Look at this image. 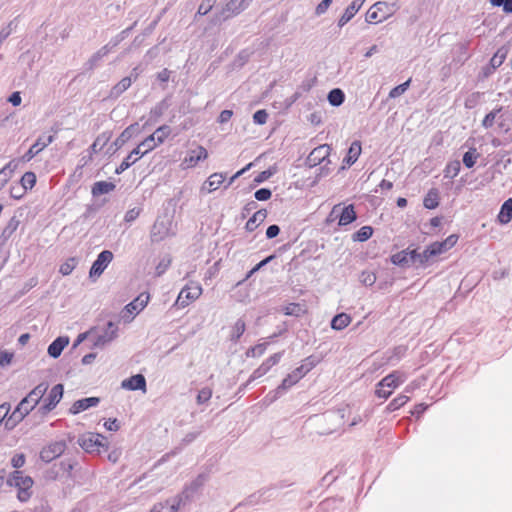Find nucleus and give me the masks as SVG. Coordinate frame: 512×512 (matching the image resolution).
Here are the masks:
<instances>
[{
  "label": "nucleus",
  "instance_id": "nucleus-39",
  "mask_svg": "<svg viewBox=\"0 0 512 512\" xmlns=\"http://www.w3.org/2000/svg\"><path fill=\"white\" fill-rule=\"evenodd\" d=\"M478 157H479V154L477 153L476 148H471L469 151L464 153L463 164L467 168H472L476 164Z\"/></svg>",
  "mask_w": 512,
  "mask_h": 512
},
{
  "label": "nucleus",
  "instance_id": "nucleus-5",
  "mask_svg": "<svg viewBox=\"0 0 512 512\" xmlns=\"http://www.w3.org/2000/svg\"><path fill=\"white\" fill-rule=\"evenodd\" d=\"M79 445L88 453H100L101 449L107 447V439L99 433H86L79 439Z\"/></svg>",
  "mask_w": 512,
  "mask_h": 512
},
{
  "label": "nucleus",
  "instance_id": "nucleus-54",
  "mask_svg": "<svg viewBox=\"0 0 512 512\" xmlns=\"http://www.w3.org/2000/svg\"><path fill=\"white\" fill-rule=\"evenodd\" d=\"M274 258V255H270L266 257L264 260L260 261L256 266H254L249 273L247 274L245 279L250 278L255 272H257L259 269H261L263 266L268 264L272 259Z\"/></svg>",
  "mask_w": 512,
  "mask_h": 512
},
{
  "label": "nucleus",
  "instance_id": "nucleus-40",
  "mask_svg": "<svg viewBox=\"0 0 512 512\" xmlns=\"http://www.w3.org/2000/svg\"><path fill=\"white\" fill-rule=\"evenodd\" d=\"M410 398L406 395L400 394L396 398H394L387 406L389 411H395L404 406Z\"/></svg>",
  "mask_w": 512,
  "mask_h": 512
},
{
  "label": "nucleus",
  "instance_id": "nucleus-53",
  "mask_svg": "<svg viewBox=\"0 0 512 512\" xmlns=\"http://www.w3.org/2000/svg\"><path fill=\"white\" fill-rule=\"evenodd\" d=\"M499 112V110H494V111H491L490 113H488L483 121H482V125L485 127V128H490L493 126L494 124V121H495V118H496V115L497 113Z\"/></svg>",
  "mask_w": 512,
  "mask_h": 512
},
{
  "label": "nucleus",
  "instance_id": "nucleus-61",
  "mask_svg": "<svg viewBox=\"0 0 512 512\" xmlns=\"http://www.w3.org/2000/svg\"><path fill=\"white\" fill-rule=\"evenodd\" d=\"M232 116L233 112L231 110H223L219 115L218 121L220 123L228 122Z\"/></svg>",
  "mask_w": 512,
  "mask_h": 512
},
{
  "label": "nucleus",
  "instance_id": "nucleus-41",
  "mask_svg": "<svg viewBox=\"0 0 512 512\" xmlns=\"http://www.w3.org/2000/svg\"><path fill=\"white\" fill-rule=\"evenodd\" d=\"M391 261L395 265L404 266L409 263L408 250H402L391 256Z\"/></svg>",
  "mask_w": 512,
  "mask_h": 512
},
{
  "label": "nucleus",
  "instance_id": "nucleus-2",
  "mask_svg": "<svg viewBox=\"0 0 512 512\" xmlns=\"http://www.w3.org/2000/svg\"><path fill=\"white\" fill-rule=\"evenodd\" d=\"M10 486L18 489V499L22 502L27 501L32 495L33 479L24 475L22 471H14L8 480Z\"/></svg>",
  "mask_w": 512,
  "mask_h": 512
},
{
  "label": "nucleus",
  "instance_id": "nucleus-7",
  "mask_svg": "<svg viewBox=\"0 0 512 512\" xmlns=\"http://www.w3.org/2000/svg\"><path fill=\"white\" fill-rule=\"evenodd\" d=\"M202 287L197 282H190L179 293L176 305L181 308L187 307L190 303L198 299L202 294Z\"/></svg>",
  "mask_w": 512,
  "mask_h": 512
},
{
  "label": "nucleus",
  "instance_id": "nucleus-49",
  "mask_svg": "<svg viewBox=\"0 0 512 512\" xmlns=\"http://www.w3.org/2000/svg\"><path fill=\"white\" fill-rule=\"evenodd\" d=\"M212 397V390L210 388H203L199 391L197 395V403L203 404L208 402Z\"/></svg>",
  "mask_w": 512,
  "mask_h": 512
},
{
  "label": "nucleus",
  "instance_id": "nucleus-24",
  "mask_svg": "<svg viewBox=\"0 0 512 512\" xmlns=\"http://www.w3.org/2000/svg\"><path fill=\"white\" fill-rule=\"evenodd\" d=\"M115 184L109 181H98L92 186L91 193L93 196L108 194L115 189Z\"/></svg>",
  "mask_w": 512,
  "mask_h": 512
},
{
  "label": "nucleus",
  "instance_id": "nucleus-3",
  "mask_svg": "<svg viewBox=\"0 0 512 512\" xmlns=\"http://www.w3.org/2000/svg\"><path fill=\"white\" fill-rule=\"evenodd\" d=\"M317 364L314 357L310 356L303 360L302 364L293 370L286 378L283 379L278 389H288L295 385L300 379H302L310 370H312Z\"/></svg>",
  "mask_w": 512,
  "mask_h": 512
},
{
  "label": "nucleus",
  "instance_id": "nucleus-29",
  "mask_svg": "<svg viewBox=\"0 0 512 512\" xmlns=\"http://www.w3.org/2000/svg\"><path fill=\"white\" fill-rule=\"evenodd\" d=\"M442 253L440 252L438 246H436L435 242L431 243L426 247V249L420 255V264L425 265L429 262L433 257L439 256Z\"/></svg>",
  "mask_w": 512,
  "mask_h": 512
},
{
  "label": "nucleus",
  "instance_id": "nucleus-11",
  "mask_svg": "<svg viewBox=\"0 0 512 512\" xmlns=\"http://www.w3.org/2000/svg\"><path fill=\"white\" fill-rule=\"evenodd\" d=\"M36 405L31 404L30 401L25 397L23 398L20 403L17 405L15 410L11 413L9 419L6 422V425L9 424V422H13L12 424L15 425L16 423H19L22 421L34 408Z\"/></svg>",
  "mask_w": 512,
  "mask_h": 512
},
{
  "label": "nucleus",
  "instance_id": "nucleus-14",
  "mask_svg": "<svg viewBox=\"0 0 512 512\" xmlns=\"http://www.w3.org/2000/svg\"><path fill=\"white\" fill-rule=\"evenodd\" d=\"M121 386L127 390H141L146 392V380L142 374H136L123 380Z\"/></svg>",
  "mask_w": 512,
  "mask_h": 512
},
{
  "label": "nucleus",
  "instance_id": "nucleus-10",
  "mask_svg": "<svg viewBox=\"0 0 512 512\" xmlns=\"http://www.w3.org/2000/svg\"><path fill=\"white\" fill-rule=\"evenodd\" d=\"M113 260V253L109 250L102 251L93 262L89 275L91 278L99 277Z\"/></svg>",
  "mask_w": 512,
  "mask_h": 512
},
{
  "label": "nucleus",
  "instance_id": "nucleus-23",
  "mask_svg": "<svg viewBox=\"0 0 512 512\" xmlns=\"http://www.w3.org/2000/svg\"><path fill=\"white\" fill-rule=\"evenodd\" d=\"M500 224H508L512 220V198L507 199L501 206L497 215Z\"/></svg>",
  "mask_w": 512,
  "mask_h": 512
},
{
  "label": "nucleus",
  "instance_id": "nucleus-25",
  "mask_svg": "<svg viewBox=\"0 0 512 512\" xmlns=\"http://www.w3.org/2000/svg\"><path fill=\"white\" fill-rule=\"evenodd\" d=\"M283 311L285 315L300 317L308 312V308L304 303H289Z\"/></svg>",
  "mask_w": 512,
  "mask_h": 512
},
{
  "label": "nucleus",
  "instance_id": "nucleus-18",
  "mask_svg": "<svg viewBox=\"0 0 512 512\" xmlns=\"http://www.w3.org/2000/svg\"><path fill=\"white\" fill-rule=\"evenodd\" d=\"M281 356V353H275L271 355L253 372V377L259 378L265 375L273 366H275L280 361Z\"/></svg>",
  "mask_w": 512,
  "mask_h": 512
},
{
  "label": "nucleus",
  "instance_id": "nucleus-42",
  "mask_svg": "<svg viewBox=\"0 0 512 512\" xmlns=\"http://www.w3.org/2000/svg\"><path fill=\"white\" fill-rule=\"evenodd\" d=\"M170 133V127L167 125H162L156 129L153 135H155L156 141H158L159 144H162L168 138Z\"/></svg>",
  "mask_w": 512,
  "mask_h": 512
},
{
  "label": "nucleus",
  "instance_id": "nucleus-21",
  "mask_svg": "<svg viewBox=\"0 0 512 512\" xmlns=\"http://www.w3.org/2000/svg\"><path fill=\"white\" fill-rule=\"evenodd\" d=\"M267 214L268 213L265 209L256 211L253 216L246 222L245 229L248 232H253L260 224L265 221Z\"/></svg>",
  "mask_w": 512,
  "mask_h": 512
},
{
  "label": "nucleus",
  "instance_id": "nucleus-63",
  "mask_svg": "<svg viewBox=\"0 0 512 512\" xmlns=\"http://www.w3.org/2000/svg\"><path fill=\"white\" fill-rule=\"evenodd\" d=\"M9 102L13 106H19L21 104V96L19 92H13L9 97Z\"/></svg>",
  "mask_w": 512,
  "mask_h": 512
},
{
  "label": "nucleus",
  "instance_id": "nucleus-50",
  "mask_svg": "<svg viewBox=\"0 0 512 512\" xmlns=\"http://www.w3.org/2000/svg\"><path fill=\"white\" fill-rule=\"evenodd\" d=\"M268 114L266 110L261 109L254 113L253 120L256 124L263 125L267 122Z\"/></svg>",
  "mask_w": 512,
  "mask_h": 512
},
{
  "label": "nucleus",
  "instance_id": "nucleus-55",
  "mask_svg": "<svg viewBox=\"0 0 512 512\" xmlns=\"http://www.w3.org/2000/svg\"><path fill=\"white\" fill-rule=\"evenodd\" d=\"M245 322L242 319H239L236 321L234 327H233V333L236 336V338H240L243 333L245 332Z\"/></svg>",
  "mask_w": 512,
  "mask_h": 512
},
{
  "label": "nucleus",
  "instance_id": "nucleus-22",
  "mask_svg": "<svg viewBox=\"0 0 512 512\" xmlns=\"http://www.w3.org/2000/svg\"><path fill=\"white\" fill-rule=\"evenodd\" d=\"M47 389L48 384L42 382L38 384L34 389H32L30 393L26 396V398L30 401L31 404L37 406V404H39V402L43 399Z\"/></svg>",
  "mask_w": 512,
  "mask_h": 512
},
{
  "label": "nucleus",
  "instance_id": "nucleus-30",
  "mask_svg": "<svg viewBox=\"0 0 512 512\" xmlns=\"http://www.w3.org/2000/svg\"><path fill=\"white\" fill-rule=\"evenodd\" d=\"M351 323V317L346 313L337 314L331 321L334 330H342Z\"/></svg>",
  "mask_w": 512,
  "mask_h": 512
},
{
  "label": "nucleus",
  "instance_id": "nucleus-26",
  "mask_svg": "<svg viewBox=\"0 0 512 512\" xmlns=\"http://www.w3.org/2000/svg\"><path fill=\"white\" fill-rule=\"evenodd\" d=\"M423 205L427 209H435L439 205V191L431 188L424 197Z\"/></svg>",
  "mask_w": 512,
  "mask_h": 512
},
{
  "label": "nucleus",
  "instance_id": "nucleus-34",
  "mask_svg": "<svg viewBox=\"0 0 512 512\" xmlns=\"http://www.w3.org/2000/svg\"><path fill=\"white\" fill-rule=\"evenodd\" d=\"M225 176L222 173H213L209 176L208 180L206 181L208 185V191L212 192L218 189L221 184L224 182Z\"/></svg>",
  "mask_w": 512,
  "mask_h": 512
},
{
  "label": "nucleus",
  "instance_id": "nucleus-62",
  "mask_svg": "<svg viewBox=\"0 0 512 512\" xmlns=\"http://www.w3.org/2000/svg\"><path fill=\"white\" fill-rule=\"evenodd\" d=\"M362 281L363 283H365L366 285H372L374 284L375 280H376V276L373 274V273H363L362 274Z\"/></svg>",
  "mask_w": 512,
  "mask_h": 512
},
{
  "label": "nucleus",
  "instance_id": "nucleus-15",
  "mask_svg": "<svg viewBox=\"0 0 512 512\" xmlns=\"http://www.w3.org/2000/svg\"><path fill=\"white\" fill-rule=\"evenodd\" d=\"M100 402L98 397H88L75 401L70 407L71 414H78L90 407L97 406Z\"/></svg>",
  "mask_w": 512,
  "mask_h": 512
},
{
  "label": "nucleus",
  "instance_id": "nucleus-35",
  "mask_svg": "<svg viewBox=\"0 0 512 512\" xmlns=\"http://www.w3.org/2000/svg\"><path fill=\"white\" fill-rule=\"evenodd\" d=\"M345 99V95L341 89L335 88L328 94V101L332 106H340Z\"/></svg>",
  "mask_w": 512,
  "mask_h": 512
},
{
  "label": "nucleus",
  "instance_id": "nucleus-56",
  "mask_svg": "<svg viewBox=\"0 0 512 512\" xmlns=\"http://www.w3.org/2000/svg\"><path fill=\"white\" fill-rule=\"evenodd\" d=\"M506 57V54L505 53H502L501 50H498L494 55L493 57L491 58V65L493 67H498L502 64V62L504 61Z\"/></svg>",
  "mask_w": 512,
  "mask_h": 512
},
{
  "label": "nucleus",
  "instance_id": "nucleus-27",
  "mask_svg": "<svg viewBox=\"0 0 512 512\" xmlns=\"http://www.w3.org/2000/svg\"><path fill=\"white\" fill-rule=\"evenodd\" d=\"M68 344L67 338L59 337L54 340L48 347V353L50 356L57 358L62 353L65 346Z\"/></svg>",
  "mask_w": 512,
  "mask_h": 512
},
{
  "label": "nucleus",
  "instance_id": "nucleus-17",
  "mask_svg": "<svg viewBox=\"0 0 512 512\" xmlns=\"http://www.w3.org/2000/svg\"><path fill=\"white\" fill-rule=\"evenodd\" d=\"M365 1L366 0H353L351 4L345 9L343 15L340 17L338 25L342 27L348 21H350L360 10Z\"/></svg>",
  "mask_w": 512,
  "mask_h": 512
},
{
  "label": "nucleus",
  "instance_id": "nucleus-58",
  "mask_svg": "<svg viewBox=\"0 0 512 512\" xmlns=\"http://www.w3.org/2000/svg\"><path fill=\"white\" fill-rule=\"evenodd\" d=\"M12 466L15 467V468H20L24 465L25 463V456L24 454H16L12 460Z\"/></svg>",
  "mask_w": 512,
  "mask_h": 512
},
{
  "label": "nucleus",
  "instance_id": "nucleus-43",
  "mask_svg": "<svg viewBox=\"0 0 512 512\" xmlns=\"http://www.w3.org/2000/svg\"><path fill=\"white\" fill-rule=\"evenodd\" d=\"M76 267V259L74 257L67 259L59 268V272L63 276H67L72 273Z\"/></svg>",
  "mask_w": 512,
  "mask_h": 512
},
{
  "label": "nucleus",
  "instance_id": "nucleus-59",
  "mask_svg": "<svg viewBox=\"0 0 512 512\" xmlns=\"http://www.w3.org/2000/svg\"><path fill=\"white\" fill-rule=\"evenodd\" d=\"M280 232V228L277 225H270L266 230V236L269 239L276 237Z\"/></svg>",
  "mask_w": 512,
  "mask_h": 512
},
{
  "label": "nucleus",
  "instance_id": "nucleus-20",
  "mask_svg": "<svg viewBox=\"0 0 512 512\" xmlns=\"http://www.w3.org/2000/svg\"><path fill=\"white\" fill-rule=\"evenodd\" d=\"M362 151V146L360 141H354L350 145L347 155L343 160V163L347 166L353 165L359 158Z\"/></svg>",
  "mask_w": 512,
  "mask_h": 512
},
{
  "label": "nucleus",
  "instance_id": "nucleus-48",
  "mask_svg": "<svg viewBox=\"0 0 512 512\" xmlns=\"http://www.w3.org/2000/svg\"><path fill=\"white\" fill-rule=\"evenodd\" d=\"M410 79L407 80L406 82L394 87L390 92H389V97L390 98H397L399 97L400 95H402L409 87L410 85Z\"/></svg>",
  "mask_w": 512,
  "mask_h": 512
},
{
  "label": "nucleus",
  "instance_id": "nucleus-52",
  "mask_svg": "<svg viewBox=\"0 0 512 512\" xmlns=\"http://www.w3.org/2000/svg\"><path fill=\"white\" fill-rule=\"evenodd\" d=\"M213 3H214V0L203 1L198 7L197 14L206 15L207 13H209L213 7Z\"/></svg>",
  "mask_w": 512,
  "mask_h": 512
},
{
  "label": "nucleus",
  "instance_id": "nucleus-36",
  "mask_svg": "<svg viewBox=\"0 0 512 512\" xmlns=\"http://www.w3.org/2000/svg\"><path fill=\"white\" fill-rule=\"evenodd\" d=\"M372 235L373 228L371 226H363L353 234L352 238L354 241L364 242L367 241Z\"/></svg>",
  "mask_w": 512,
  "mask_h": 512
},
{
  "label": "nucleus",
  "instance_id": "nucleus-47",
  "mask_svg": "<svg viewBox=\"0 0 512 512\" xmlns=\"http://www.w3.org/2000/svg\"><path fill=\"white\" fill-rule=\"evenodd\" d=\"M132 84V80L130 77H125L121 79L114 87L113 91L117 94H120L126 91Z\"/></svg>",
  "mask_w": 512,
  "mask_h": 512
},
{
  "label": "nucleus",
  "instance_id": "nucleus-19",
  "mask_svg": "<svg viewBox=\"0 0 512 512\" xmlns=\"http://www.w3.org/2000/svg\"><path fill=\"white\" fill-rule=\"evenodd\" d=\"M330 154V147L328 145H320L314 148L310 155L308 156V160L313 165L320 164L325 158H327Z\"/></svg>",
  "mask_w": 512,
  "mask_h": 512
},
{
  "label": "nucleus",
  "instance_id": "nucleus-4",
  "mask_svg": "<svg viewBox=\"0 0 512 512\" xmlns=\"http://www.w3.org/2000/svg\"><path fill=\"white\" fill-rule=\"evenodd\" d=\"M394 6L385 1L373 4L366 13V21L369 24H377L385 21L394 14Z\"/></svg>",
  "mask_w": 512,
  "mask_h": 512
},
{
  "label": "nucleus",
  "instance_id": "nucleus-12",
  "mask_svg": "<svg viewBox=\"0 0 512 512\" xmlns=\"http://www.w3.org/2000/svg\"><path fill=\"white\" fill-rule=\"evenodd\" d=\"M66 445L63 441H56L44 447L40 452V457L45 462H51L65 451Z\"/></svg>",
  "mask_w": 512,
  "mask_h": 512
},
{
  "label": "nucleus",
  "instance_id": "nucleus-13",
  "mask_svg": "<svg viewBox=\"0 0 512 512\" xmlns=\"http://www.w3.org/2000/svg\"><path fill=\"white\" fill-rule=\"evenodd\" d=\"M54 140L52 135L46 138L39 137L37 141L30 147V149L23 156L24 161L32 160L38 153H40L45 147L51 144Z\"/></svg>",
  "mask_w": 512,
  "mask_h": 512
},
{
  "label": "nucleus",
  "instance_id": "nucleus-8",
  "mask_svg": "<svg viewBox=\"0 0 512 512\" xmlns=\"http://www.w3.org/2000/svg\"><path fill=\"white\" fill-rule=\"evenodd\" d=\"M339 218L338 224L340 226H346L354 222L357 218L354 206L352 204L345 206L341 209L340 205H335L328 217V221H333Z\"/></svg>",
  "mask_w": 512,
  "mask_h": 512
},
{
  "label": "nucleus",
  "instance_id": "nucleus-64",
  "mask_svg": "<svg viewBox=\"0 0 512 512\" xmlns=\"http://www.w3.org/2000/svg\"><path fill=\"white\" fill-rule=\"evenodd\" d=\"M272 175V172L269 171V170H266V171H262L256 178H255V182L257 183H261L265 180H267L268 178H270Z\"/></svg>",
  "mask_w": 512,
  "mask_h": 512
},
{
  "label": "nucleus",
  "instance_id": "nucleus-9",
  "mask_svg": "<svg viewBox=\"0 0 512 512\" xmlns=\"http://www.w3.org/2000/svg\"><path fill=\"white\" fill-rule=\"evenodd\" d=\"M64 387L62 384H56L50 390L48 396L43 399V404L39 408L42 414L52 411L63 397Z\"/></svg>",
  "mask_w": 512,
  "mask_h": 512
},
{
  "label": "nucleus",
  "instance_id": "nucleus-37",
  "mask_svg": "<svg viewBox=\"0 0 512 512\" xmlns=\"http://www.w3.org/2000/svg\"><path fill=\"white\" fill-rule=\"evenodd\" d=\"M162 503L164 504L163 512H178L182 503V498L180 496H175Z\"/></svg>",
  "mask_w": 512,
  "mask_h": 512
},
{
  "label": "nucleus",
  "instance_id": "nucleus-51",
  "mask_svg": "<svg viewBox=\"0 0 512 512\" xmlns=\"http://www.w3.org/2000/svg\"><path fill=\"white\" fill-rule=\"evenodd\" d=\"M254 195L258 201H266L271 198L272 192L270 189L261 188L257 190Z\"/></svg>",
  "mask_w": 512,
  "mask_h": 512
},
{
  "label": "nucleus",
  "instance_id": "nucleus-1",
  "mask_svg": "<svg viewBox=\"0 0 512 512\" xmlns=\"http://www.w3.org/2000/svg\"><path fill=\"white\" fill-rule=\"evenodd\" d=\"M406 375L399 371H393L384 377L378 384L375 394L379 398L387 399L393 391L405 381Z\"/></svg>",
  "mask_w": 512,
  "mask_h": 512
},
{
  "label": "nucleus",
  "instance_id": "nucleus-16",
  "mask_svg": "<svg viewBox=\"0 0 512 512\" xmlns=\"http://www.w3.org/2000/svg\"><path fill=\"white\" fill-rule=\"evenodd\" d=\"M149 299V293H141L136 299H134L132 302L125 306V311L130 314L139 313L146 307V305L149 302Z\"/></svg>",
  "mask_w": 512,
  "mask_h": 512
},
{
  "label": "nucleus",
  "instance_id": "nucleus-32",
  "mask_svg": "<svg viewBox=\"0 0 512 512\" xmlns=\"http://www.w3.org/2000/svg\"><path fill=\"white\" fill-rule=\"evenodd\" d=\"M110 139L111 133L103 132L102 134H100L91 145L92 152L97 153L101 151L108 144Z\"/></svg>",
  "mask_w": 512,
  "mask_h": 512
},
{
  "label": "nucleus",
  "instance_id": "nucleus-33",
  "mask_svg": "<svg viewBox=\"0 0 512 512\" xmlns=\"http://www.w3.org/2000/svg\"><path fill=\"white\" fill-rule=\"evenodd\" d=\"M458 235L457 234H451L449 235L445 240L438 242L436 241L435 244L438 246L440 252L443 254L453 248L457 242H458Z\"/></svg>",
  "mask_w": 512,
  "mask_h": 512
},
{
  "label": "nucleus",
  "instance_id": "nucleus-38",
  "mask_svg": "<svg viewBox=\"0 0 512 512\" xmlns=\"http://www.w3.org/2000/svg\"><path fill=\"white\" fill-rule=\"evenodd\" d=\"M20 182L24 192H26L27 190H31L36 184L35 173L31 171L24 173V175L21 177Z\"/></svg>",
  "mask_w": 512,
  "mask_h": 512
},
{
  "label": "nucleus",
  "instance_id": "nucleus-46",
  "mask_svg": "<svg viewBox=\"0 0 512 512\" xmlns=\"http://www.w3.org/2000/svg\"><path fill=\"white\" fill-rule=\"evenodd\" d=\"M244 0H230L225 8L224 11L232 12L233 14H238L242 10Z\"/></svg>",
  "mask_w": 512,
  "mask_h": 512
},
{
  "label": "nucleus",
  "instance_id": "nucleus-57",
  "mask_svg": "<svg viewBox=\"0 0 512 512\" xmlns=\"http://www.w3.org/2000/svg\"><path fill=\"white\" fill-rule=\"evenodd\" d=\"M332 1L333 0H323L322 2H320L315 9V14L318 16L324 14L329 8Z\"/></svg>",
  "mask_w": 512,
  "mask_h": 512
},
{
  "label": "nucleus",
  "instance_id": "nucleus-45",
  "mask_svg": "<svg viewBox=\"0 0 512 512\" xmlns=\"http://www.w3.org/2000/svg\"><path fill=\"white\" fill-rule=\"evenodd\" d=\"M460 171V162L455 160L447 164L445 168V176L455 177Z\"/></svg>",
  "mask_w": 512,
  "mask_h": 512
},
{
  "label": "nucleus",
  "instance_id": "nucleus-6",
  "mask_svg": "<svg viewBox=\"0 0 512 512\" xmlns=\"http://www.w3.org/2000/svg\"><path fill=\"white\" fill-rule=\"evenodd\" d=\"M208 157L209 153L207 149L200 144H196L194 149L187 151L186 155L181 161L180 167L182 170L195 168L199 162L207 160Z\"/></svg>",
  "mask_w": 512,
  "mask_h": 512
},
{
  "label": "nucleus",
  "instance_id": "nucleus-44",
  "mask_svg": "<svg viewBox=\"0 0 512 512\" xmlns=\"http://www.w3.org/2000/svg\"><path fill=\"white\" fill-rule=\"evenodd\" d=\"M267 346L268 343H260L248 349L246 354L248 357H260L265 353Z\"/></svg>",
  "mask_w": 512,
  "mask_h": 512
},
{
  "label": "nucleus",
  "instance_id": "nucleus-28",
  "mask_svg": "<svg viewBox=\"0 0 512 512\" xmlns=\"http://www.w3.org/2000/svg\"><path fill=\"white\" fill-rule=\"evenodd\" d=\"M133 155L141 156L140 146H137L135 149H133L131 153L121 162V164L115 170L116 174H121L138 160V158H133Z\"/></svg>",
  "mask_w": 512,
  "mask_h": 512
},
{
  "label": "nucleus",
  "instance_id": "nucleus-31",
  "mask_svg": "<svg viewBox=\"0 0 512 512\" xmlns=\"http://www.w3.org/2000/svg\"><path fill=\"white\" fill-rule=\"evenodd\" d=\"M160 144L155 139V135L151 134L146 137L138 146H140L141 156L155 149Z\"/></svg>",
  "mask_w": 512,
  "mask_h": 512
},
{
  "label": "nucleus",
  "instance_id": "nucleus-60",
  "mask_svg": "<svg viewBox=\"0 0 512 512\" xmlns=\"http://www.w3.org/2000/svg\"><path fill=\"white\" fill-rule=\"evenodd\" d=\"M104 426L109 431H117L119 429V424L117 419H109L104 423Z\"/></svg>",
  "mask_w": 512,
  "mask_h": 512
}]
</instances>
